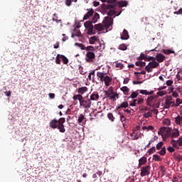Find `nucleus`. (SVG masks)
<instances>
[{
	"label": "nucleus",
	"instance_id": "obj_1",
	"mask_svg": "<svg viewBox=\"0 0 182 182\" xmlns=\"http://www.w3.org/2000/svg\"><path fill=\"white\" fill-rule=\"evenodd\" d=\"M105 19V22H104L103 25L102 23L95 25L94 28L98 32H102V31H106L105 32H107V29L112 26V17L107 16Z\"/></svg>",
	"mask_w": 182,
	"mask_h": 182
},
{
	"label": "nucleus",
	"instance_id": "obj_2",
	"mask_svg": "<svg viewBox=\"0 0 182 182\" xmlns=\"http://www.w3.org/2000/svg\"><path fill=\"white\" fill-rule=\"evenodd\" d=\"M97 76L99 80H100V82H104V83H105V86H107V87H109V86H110L112 85L113 78H112V77L107 75V73L97 72Z\"/></svg>",
	"mask_w": 182,
	"mask_h": 182
},
{
	"label": "nucleus",
	"instance_id": "obj_3",
	"mask_svg": "<svg viewBox=\"0 0 182 182\" xmlns=\"http://www.w3.org/2000/svg\"><path fill=\"white\" fill-rule=\"evenodd\" d=\"M86 50L87 51L86 53V58L85 60L86 62H88L89 63H92L94 62L96 55H95V50H96V48L93 47L92 46H88L86 48Z\"/></svg>",
	"mask_w": 182,
	"mask_h": 182
},
{
	"label": "nucleus",
	"instance_id": "obj_4",
	"mask_svg": "<svg viewBox=\"0 0 182 182\" xmlns=\"http://www.w3.org/2000/svg\"><path fill=\"white\" fill-rule=\"evenodd\" d=\"M158 134L159 136H161L164 140H166V139H168V137H171V129L167 127H161L159 131Z\"/></svg>",
	"mask_w": 182,
	"mask_h": 182
},
{
	"label": "nucleus",
	"instance_id": "obj_5",
	"mask_svg": "<svg viewBox=\"0 0 182 182\" xmlns=\"http://www.w3.org/2000/svg\"><path fill=\"white\" fill-rule=\"evenodd\" d=\"M88 97L89 95L84 97L82 98V100L80 101V106H81V107H83L84 109H90L92 106V101H90V100H89Z\"/></svg>",
	"mask_w": 182,
	"mask_h": 182
},
{
	"label": "nucleus",
	"instance_id": "obj_6",
	"mask_svg": "<svg viewBox=\"0 0 182 182\" xmlns=\"http://www.w3.org/2000/svg\"><path fill=\"white\" fill-rule=\"evenodd\" d=\"M159 65L160 64L156 60L151 61L145 67V70H146L148 73H150L153 72V69H155V68H157Z\"/></svg>",
	"mask_w": 182,
	"mask_h": 182
},
{
	"label": "nucleus",
	"instance_id": "obj_7",
	"mask_svg": "<svg viewBox=\"0 0 182 182\" xmlns=\"http://www.w3.org/2000/svg\"><path fill=\"white\" fill-rule=\"evenodd\" d=\"M84 26L86 29H87V33L88 35H95V30L93 29L95 26H93V24L90 22V21H87L84 23Z\"/></svg>",
	"mask_w": 182,
	"mask_h": 182
},
{
	"label": "nucleus",
	"instance_id": "obj_8",
	"mask_svg": "<svg viewBox=\"0 0 182 182\" xmlns=\"http://www.w3.org/2000/svg\"><path fill=\"white\" fill-rule=\"evenodd\" d=\"M150 168H151V167H150L149 165L146 166H143L141 168V173H140L141 177H146V176H149Z\"/></svg>",
	"mask_w": 182,
	"mask_h": 182
},
{
	"label": "nucleus",
	"instance_id": "obj_9",
	"mask_svg": "<svg viewBox=\"0 0 182 182\" xmlns=\"http://www.w3.org/2000/svg\"><path fill=\"white\" fill-rule=\"evenodd\" d=\"M66 122V119L65 118H60L58 120V130L60 132V133H65L66 132V129H65V125L63 124Z\"/></svg>",
	"mask_w": 182,
	"mask_h": 182
},
{
	"label": "nucleus",
	"instance_id": "obj_10",
	"mask_svg": "<svg viewBox=\"0 0 182 182\" xmlns=\"http://www.w3.org/2000/svg\"><path fill=\"white\" fill-rule=\"evenodd\" d=\"M171 144L173 147H175V149H180L182 146V137L178 138L177 141L172 139L171 141Z\"/></svg>",
	"mask_w": 182,
	"mask_h": 182
},
{
	"label": "nucleus",
	"instance_id": "obj_11",
	"mask_svg": "<svg viewBox=\"0 0 182 182\" xmlns=\"http://www.w3.org/2000/svg\"><path fill=\"white\" fill-rule=\"evenodd\" d=\"M49 126L51 129H59V123L58 122V119H52L50 123H49Z\"/></svg>",
	"mask_w": 182,
	"mask_h": 182
},
{
	"label": "nucleus",
	"instance_id": "obj_12",
	"mask_svg": "<svg viewBox=\"0 0 182 182\" xmlns=\"http://www.w3.org/2000/svg\"><path fill=\"white\" fill-rule=\"evenodd\" d=\"M156 59L157 62L161 63L162 62H164V60H166V56L161 53H157V55H156Z\"/></svg>",
	"mask_w": 182,
	"mask_h": 182
},
{
	"label": "nucleus",
	"instance_id": "obj_13",
	"mask_svg": "<svg viewBox=\"0 0 182 182\" xmlns=\"http://www.w3.org/2000/svg\"><path fill=\"white\" fill-rule=\"evenodd\" d=\"M93 14H95V11L93 9H91L83 17V21H87L90 16H93Z\"/></svg>",
	"mask_w": 182,
	"mask_h": 182
},
{
	"label": "nucleus",
	"instance_id": "obj_14",
	"mask_svg": "<svg viewBox=\"0 0 182 182\" xmlns=\"http://www.w3.org/2000/svg\"><path fill=\"white\" fill-rule=\"evenodd\" d=\"M170 100H171V97H170L169 98H167L166 100L165 109L170 108V106H171V105H173V106H175L174 105H176V103H174V102L170 101Z\"/></svg>",
	"mask_w": 182,
	"mask_h": 182
},
{
	"label": "nucleus",
	"instance_id": "obj_15",
	"mask_svg": "<svg viewBox=\"0 0 182 182\" xmlns=\"http://www.w3.org/2000/svg\"><path fill=\"white\" fill-rule=\"evenodd\" d=\"M178 136H180V131H178V129H176L171 131V139H176Z\"/></svg>",
	"mask_w": 182,
	"mask_h": 182
},
{
	"label": "nucleus",
	"instance_id": "obj_16",
	"mask_svg": "<svg viewBox=\"0 0 182 182\" xmlns=\"http://www.w3.org/2000/svg\"><path fill=\"white\" fill-rule=\"evenodd\" d=\"M98 19H100V15L98 13H95L90 22L91 23H96Z\"/></svg>",
	"mask_w": 182,
	"mask_h": 182
},
{
	"label": "nucleus",
	"instance_id": "obj_17",
	"mask_svg": "<svg viewBox=\"0 0 182 182\" xmlns=\"http://www.w3.org/2000/svg\"><path fill=\"white\" fill-rule=\"evenodd\" d=\"M129 32L127 31V30L124 29L123 32H122V36H121V39L122 41H127V39H129Z\"/></svg>",
	"mask_w": 182,
	"mask_h": 182
},
{
	"label": "nucleus",
	"instance_id": "obj_18",
	"mask_svg": "<svg viewBox=\"0 0 182 182\" xmlns=\"http://www.w3.org/2000/svg\"><path fill=\"white\" fill-rule=\"evenodd\" d=\"M139 93H141V95H145L146 96H147V95H153V93H154V91L153 90L149 91L147 90H140Z\"/></svg>",
	"mask_w": 182,
	"mask_h": 182
},
{
	"label": "nucleus",
	"instance_id": "obj_19",
	"mask_svg": "<svg viewBox=\"0 0 182 182\" xmlns=\"http://www.w3.org/2000/svg\"><path fill=\"white\" fill-rule=\"evenodd\" d=\"M86 92H87V87H81L77 89V93L81 95V96L84 95V93H86Z\"/></svg>",
	"mask_w": 182,
	"mask_h": 182
},
{
	"label": "nucleus",
	"instance_id": "obj_20",
	"mask_svg": "<svg viewBox=\"0 0 182 182\" xmlns=\"http://www.w3.org/2000/svg\"><path fill=\"white\" fill-rule=\"evenodd\" d=\"M89 100H90V102H92V100H95L96 102H97V100H99V94H97V93H92L90 96Z\"/></svg>",
	"mask_w": 182,
	"mask_h": 182
},
{
	"label": "nucleus",
	"instance_id": "obj_21",
	"mask_svg": "<svg viewBox=\"0 0 182 182\" xmlns=\"http://www.w3.org/2000/svg\"><path fill=\"white\" fill-rule=\"evenodd\" d=\"M126 107H129V102H124L121 105L117 107V110H119V109H126Z\"/></svg>",
	"mask_w": 182,
	"mask_h": 182
},
{
	"label": "nucleus",
	"instance_id": "obj_22",
	"mask_svg": "<svg viewBox=\"0 0 182 182\" xmlns=\"http://www.w3.org/2000/svg\"><path fill=\"white\" fill-rule=\"evenodd\" d=\"M156 99V97L154 96H150L147 98L146 100V105L147 106L151 107V103H153V101Z\"/></svg>",
	"mask_w": 182,
	"mask_h": 182
},
{
	"label": "nucleus",
	"instance_id": "obj_23",
	"mask_svg": "<svg viewBox=\"0 0 182 182\" xmlns=\"http://www.w3.org/2000/svg\"><path fill=\"white\" fill-rule=\"evenodd\" d=\"M146 163H147V158L145 156L141 157L139 160V166H143L144 164H146Z\"/></svg>",
	"mask_w": 182,
	"mask_h": 182
},
{
	"label": "nucleus",
	"instance_id": "obj_24",
	"mask_svg": "<svg viewBox=\"0 0 182 182\" xmlns=\"http://www.w3.org/2000/svg\"><path fill=\"white\" fill-rule=\"evenodd\" d=\"M120 90H122V92H123L124 95H129V92H130V89L129 87H127V86H124L120 88Z\"/></svg>",
	"mask_w": 182,
	"mask_h": 182
},
{
	"label": "nucleus",
	"instance_id": "obj_25",
	"mask_svg": "<svg viewBox=\"0 0 182 182\" xmlns=\"http://www.w3.org/2000/svg\"><path fill=\"white\" fill-rule=\"evenodd\" d=\"M83 98H84L83 96L80 94L75 95L73 97V100H79L80 103V102H82Z\"/></svg>",
	"mask_w": 182,
	"mask_h": 182
},
{
	"label": "nucleus",
	"instance_id": "obj_26",
	"mask_svg": "<svg viewBox=\"0 0 182 182\" xmlns=\"http://www.w3.org/2000/svg\"><path fill=\"white\" fill-rule=\"evenodd\" d=\"M98 39H97V36H92L91 38H90L89 39V42L90 43V45H95V42H97Z\"/></svg>",
	"mask_w": 182,
	"mask_h": 182
},
{
	"label": "nucleus",
	"instance_id": "obj_27",
	"mask_svg": "<svg viewBox=\"0 0 182 182\" xmlns=\"http://www.w3.org/2000/svg\"><path fill=\"white\" fill-rule=\"evenodd\" d=\"M181 122H182L181 116L178 115L176 117H175V123H176V124H178L180 126V124H181Z\"/></svg>",
	"mask_w": 182,
	"mask_h": 182
},
{
	"label": "nucleus",
	"instance_id": "obj_28",
	"mask_svg": "<svg viewBox=\"0 0 182 182\" xmlns=\"http://www.w3.org/2000/svg\"><path fill=\"white\" fill-rule=\"evenodd\" d=\"M75 46H77L78 48H81V50H86V49H87V47L85 46L82 43H75Z\"/></svg>",
	"mask_w": 182,
	"mask_h": 182
},
{
	"label": "nucleus",
	"instance_id": "obj_29",
	"mask_svg": "<svg viewBox=\"0 0 182 182\" xmlns=\"http://www.w3.org/2000/svg\"><path fill=\"white\" fill-rule=\"evenodd\" d=\"M86 118L85 117V115H83V114H80L78 117V124H80V123L83 122V120H85Z\"/></svg>",
	"mask_w": 182,
	"mask_h": 182
},
{
	"label": "nucleus",
	"instance_id": "obj_30",
	"mask_svg": "<svg viewBox=\"0 0 182 182\" xmlns=\"http://www.w3.org/2000/svg\"><path fill=\"white\" fill-rule=\"evenodd\" d=\"M60 58H61V60H63L64 65H68V63H69V60L68 59V58H66V56L61 55Z\"/></svg>",
	"mask_w": 182,
	"mask_h": 182
},
{
	"label": "nucleus",
	"instance_id": "obj_31",
	"mask_svg": "<svg viewBox=\"0 0 182 182\" xmlns=\"http://www.w3.org/2000/svg\"><path fill=\"white\" fill-rule=\"evenodd\" d=\"M128 4L129 3L126 1H122L118 2V5H119V8H123L124 6H127Z\"/></svg>",
	"mask_w": 182,
	"mask_h": 182
},
{
	"label": "nucleus",
	"instance_id": "obj_32",
	"mask_svg": "<svg viewBox=\"0 0 182 182\" xmlns=\"http://www.w3.org/2000/svg\"><path fill=\"white\" fill-rule=\"evenodd\" d=\"M71 36L72 38H74V36H82V33H80V30H75V33Z\"/></svg>",
	"mask_w": 182,
	"mask_h": 182
},
{
	"label": "nucleus",
	"instance_id": "obj_33",
	"mask_svg": "<svg viewBox=\"0 0 182 182\" xmlns=\"http://www.w3.org/2000/svg\"><path fill=\"white\" fill-rule=\"evenodd\" d=\"M166 150L165 146L162 147L161 151L158 152V154H160L161 156H166Z\"/></svg>",
	"mask_w": 182,
	"mask_h": 182
},
{
	"label": "nucleus",
	"instance_id": "obj_34",
	"mask_svg": "<svg viewBox=\"0 0 182 182\" xmlns=\"http://www.w3.org/2000/svg\"><path fill=\"white\" fill-rule=\"evenodd\" d=\"M119 114L120 116V121L123 124H124V123H126V117H124V115H123L121 112H119Z\"/></svg>",
	"mask_w": 182,
	"mask_h": 182
},
{
	"label": "nucleus",
	"instance_id": "obj_35",
	"mask_svg": "<svg viewBox=\"0 0 182 182\" xmlns=\"http://www.w3.org/2000/svg\"><path fill=\"white\" fill-rule=\"evenodd\" d=\"M60 56H62V55L58 54L55 58V63H57V65H60V60H62V58H60Z\"/></svg>",
	"mask_w": 182,
	"mask_h": 182
},
{
	"label": "nucleus",
	"instance_id": "obj_36",
	"mask_svg": "<svg viewBox=\"0 0 182 182\" xmlns=\"http://www.w3.org/2000/svg\"><path fill=\"white\" fill-rule=\"evenodd\" d=\"M163 53L165 55H170L171 53H175L174 50H168V49H164Z\"/></svg>",
	"mask_w": 182,
	"mask_h": 182
},
{
	"label": "nucleus",
	"instance_id": "obj_37",
	"mask_svg": "<svg viewBox=\"0 0 182 182\" xmlns=\"http://www.w3.org/2000/svg\"><path fill=\"white\" fill-rule=\"evenodd\" d=\"M164 145V141H160L156 144V150H160L161 149H163V146Z\"/></svg>",
	"mask_w": 182,
	"mask_h": 182
},
{
	"label": "nucleus",
	"instance_id": "obj_38",
	"mask_svg": "<svg viewBox=\"0 0 182 182\" xmlns=\"http://www.w3.org/2000/svg\"><path fill=\"white\" fill-rule=\"evenodd\" d=\"M132 136L133 140H137L139 137H140V134H138L137 133L133 132L131 135Z\"/></svg>",
	"mask_w": 182,
	"mask_h": 182
},
{
	"label": "nucleus",
	"instance_id": "obj_39",
	"mask_svg": "<svg viewBox=\"0 0 182 182\" xmlns=\"http://www.w3.org/2000/svg\"><path fill=\"white\" fill-rule=\"evenodd\" d=\"M148 153L150 155L153 154V153H156V146H153L148 150Z\"/></svg>",
	"mask_w": 182,
	"mask_h": 182
},
{
	"label": "nucleus",
	"instance_id": "obj_40",
	"mask_svg": "<svg viewBox=\"0 0 182 182\" xmlns=\"http://www.w3.org/2000/svg\"><path fill=\"white\" fill-rule=\"evenodd\" d=\"M142 130H154V127L151 125H149L148 127H142Z\"/></svg>",
	"mask_w": 182,
	"mask_h": 182
},
{
	"label": "nucleus",
	"instance_id": "obj_41",
	"mask_svg": "<svg viewBox=\"0 0 182 182\" xmlns=\"http://www.w3.org/2000/svg\"><path fill=\"white\" fill-rule=\"evenodd\" d=\"M153 160H155V161H161V158L160 157V156L154 154L153 156Z\"/></svg>",
	"mask_w": 182,
	"mask_h": 182
},
{
	"label": "nucleus",
	"instance_id": "obj_42",
	"mask_svg": "<svg viewBox=\"0 0 182 182\" xmlns=\"http://www.w3.org/2000/svg\"><path fill=\"white\" fill-rule=\"evenodd\" d=\"M144 117H145L146 119H149V117H151V116H153V114L151 113V112H148L146 113H144L143 114Z\"/></svg>",
	"mask_w": 182,
	"mask_h": 182
},
{
	"label": "nucleus",
	"instance_id": "obj_43",
	"mask_svg": "<svg viewBox=\"0 0 182 182\" xmlns=\"http://www.w3.org/2000/svg\"><path fill=\"white\" fill-rule=\"evenodd\" d=\"M181 103H182L181 99L177 98V99H176V104L174 105H175V107H177L180 106V105H181Z\"/></svg>",
	"mask_w": 182,
	"mask_h": 182
},
{
	"label": "nucleus",
	"instance_id": "obj_44",
	"mask_svg": "<svg viewBox=\"0 0 182 182\" xmlns=\"http://www.w3.org/2000/svg\"><path fill=\"white\" fill-rule=\"evenodd\" d=\"M107 117L109 119V120H111V122H114V117L113 116L112 113H108Z\"/></svg>",
	"mask_w": 182,
	"mask_h": 182
},
{
	"label": "nucleus",
	"instance_id": "obj_45",
	"mask_svg": "<svg viewBox=\"0 0 182 182\" xmlns=\"http://www.w3.org/2000/svg\"><path fill=\"white\" fill-rule=\"evenodd\" d=\"M119 49L120 50H126L127 49V46H126V44H122L119 46Z\"/></svg>",
	"mask_w": 182,
	"mask_h": 182
},
{
	"label": "nucleus",
	"instance_id": "obj_46",
	"mask_svg": "<svg viewBox=\"0 0 182 182\" xmlns=\"http://www.w3.org/2000/svg\"><path fill=\"white\" fill-rule=\"evenodd\" d=\"M157 96H164L165 95H167V92L166 91H159L156 93Z\"/></svg>",
	"mask_w": 182,
	"mask_h": 182
},
{
	"label": "nucleus",
	"instance_id": "obj_47",
	"mask_svg": "<svg viewBox=\"0 0 182 182\" xmlns=\"http://www.w3.org/2000/svg\"><path fill=\"white\" fill-rule=\"evenodd\" d=\"M145 60L147 62H150V60H156V58L154 57H151V56H146L145 57Z\"/></svg>",
	"mask_w": 182,
	"mask_h": 182
},
{
	"label": "nucleus",
	"instance_id": "obj_48",
	"mask_svg": "<svg viewBox=\"0 0 182 182\" xmlns=\"http://www.w3.org/2000/svg\"><path fill=\"white\" fill-rule=\"evenodd\" d=\"M113 91H106L105 95L107 96V97H110L113 95Z\"/></svg>",
	"mask_w": 182,
	"mask_h": 182
},
{
	"label": "nucleus",
	"instance_id": "obj_49",
	"mask_svg": "<svg viewBox=\"0 0 182 182\" xmlns=\"http://www.w3.org/2000/svg\"><path fill=\"white\" fill-rule=\"evenodd\" d=\"M168 151H169V153H174V151H176V149H174V146H168L167 148Z\"/></svg>",
	"mask_w": 182,
	"mask_h": 182
},
{
	"label": "nucleus",
	"instance_id": "obj_50",
	"mask_svg": "<svg viewBox=\"0 0 182 182\" xmlns=\"http://www.w3.org/2000/svg\"><path fill=\"white\" fill-rule=\"evenodd\" d=\"M137 96H139V95L136 92H132L130 97H132V99H136V97H137Z\"/></svg>",
	"mask_w": 182,
	"mask_h": 182
},
{
	"label": "nucleus",
	"instance_id": "obj_51",
	"mask_svg": "<svg viewBox=\"0 0 182 182\" xmlns=\"http://www.w3.org/2000/svg\"><path fill=\"white\" fill-rule=\"evenodd\" d=\"M144 102V98H139V100H136V105H141Z\"/></svg>",
	"mask_w": 182,
	"mask_h": 182
},
{
	"label": "nucleus",
	"instance_id": "obj_52",
	"mask_svg": "<svg viewBox=\"0 0 182 182\" xmlns=\"http://www.w3.org/2000/svg\"><path fill=\"white\" fill-rule=\"evenodd\" d=\"M138 59H139V60H143V59L146 60V55H144V53H141Z\"/></svg>",
	"mask_w": 182,
	"mask_h": 182
},
{
	"label": "nucleus",
	"instance_id": "obj_53",
	"mask_svg": "<svg viewBox=\"0 0 182 182\" xmlns=\"http://www.w3.org/2000/svg\"><path fill=\"white\" fill-rule=\"evenodd\" d=\"M174 15H182V9L181 8L178 11L173 12Z\"/></svg>",
	"mask_w": 182,
	"mask_h": 182
},
{
	"label": "nucleus",
	"instance_id": "obj_54",
	"mask_svg": "<svg viewBox=\"0 0 182 182\" xmlns=\"http://www.w3.org/2000/svg\"><path fill=\"white\" fill-rule=\"evenodd\" d=\"M157 139H159V136H154V138H152V139L149 141V142H150L151 144H153V143L155 142L156 140H157Z\"/></svg>",
	"mask_w": 182,
	"mask_h": 182
},
{
	"label": "nucleus",
	"instance_id": "obj_55",
	"mask_svg": "<svg viewBox=\"0 0 182 182\" xmlns=\"http://www.w3.org/2000/svg\"><path fill=\"white\" fill-rule=\"evenodd\" d=\"M62 36H63V38H62L63 42H66V41L69 39V37L66 36V34H62Z\"/></svg>",
	"mask_w": 182,
	"mask_h": 182
},
{
	"label": "nucleus",
	"instance_id": "obj_56",
	"mask_svg": "<svg viewBox=\"0 0 182 182\" xmlns=\"http://www.w3.org/2000/svg\"><path fill=\"white\" fill-rule=\"evenodd\" d=\"M176 159L178 163H180V161H182V156L181 155L176 156Z\"/></svg>",
	"mask_w": 182,
	"mask_h": 182
},
{
	"label": "nucleus",
	"instance_id": "obj_57",
	"mask_svg": "<svg viewBox=\"0 0 182 182\" xmlns=\"http://www.w3.org/2000/svg\"><path fill=\"white\" fill-rule=\"evenodd\" d=\"M136 102H137V100H133V101L130 103V106L132 107L136 106V105H137Z\"/></svg>",
	"mask_w": 182,
	"mask_h": 182
},
{
	"label": "nucleus",
	"instance_id": "obj_58",
	"mask_svg": "<svg viewBox=\"0 0 182 182\" xmlns=\"http://www.w3.org/2000/svg\"><path fill=\"white\" fill-rule=\"evenodd\" d=\"M173 82H174L173 80H168L166 81V85H167V86H171V85H173Z\"/></svg>",
	"mask_w": 182,
	"mask_h": 182
},
{
	"label": "nucleus",
	"instance_id": "obj_59",
	"mask_svg": "<svg viewBox=\"0 0 182 182\" xmlns=\"http://www.w3.org/2000/svg\"><path fill=\"white\" fill-rule=\"evenodd\" d=\"M164 123V124H166V126H170L171 122L170 119H165Z\"/></svg>",
	"mask_w": 182,
	"mask_h": 182
},
{
	"label": "nucleus",
	"instance_id": "obj_60",
	"mask_svg": "<svg viewBox=\"0 0 182 182\" xmlns=\"http://www.w3.org/2000/svg\"><path fill=\"white\" fill-rule=\"evenodd\" d=\"M65 5L70 6V5H72V0H65Z\"/></svg>",
	"mask_w": 182,
	"mask_h": 182
},
{
	"label": "nucleus",
	"instance_id": "obj_61",
	"mask_svg": "<svg viewBox=\"0 0 182 182\" xmlns=\"http://www.w3.org/2000/svg\"><path fill=\"white\" fill-rule=\"evenodd\" d=\"M172 96H173V97H178V94L177 91H173Z\"/></svg>",
	"mask_w": 182,
	"mask_h": 182
},
{
	"label": "nucleus",
	"instance_id": "obj_62",
	"mask_svg": "<svg viewBox=\"0 0 182 182\" xmlns=\"http://www.w3.org/2000/svg\"><path fill=\"white\" fill-rule=\"evenodd\" d=\"M130 81V78L129 77H126L124 79V85H127V83H129V82Z\"/></svg>",
	"mask_w": 182,
	"mask_h": 182
},
{
	"label": "nucleus",
	"instance_id": "obj_63",
	"mask_svg": "<svg viewBox=\"0 0 182 182\" xmlns=\"http://www.w3.org/2000/svg\"><path fill=\"white\" fill-rule=\"evenodd\" d=\"M48 96H49V97H50V99H54L55 98V94L54 93H49L48 94Z\"/></svg>",
	"mask_w": 182,
	"mask_h": 182
},
{
	"label": "nucleus",
	"instance_id": "obj_64",
	"mask_svg": "<svg viewBox=\"0 0 182 182\" xmlns=\"http://www.w3.org/2000/svg\"><path fill=\"white\" fill-rule=\"evenodd\" d=\"M6 96H7L8 97H9V96H11V94L12 93L11 91H6L4 92Z\"/></svg>",
	"mask_w": 182,
	"mask_h": 182
}]
</instances>
